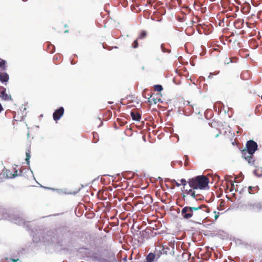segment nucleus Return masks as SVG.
Segmentation results:
<instances>
[{"instance_id": "nucleus-18", "label": "nucleus", "mask_w": 262, "mask_h": 262, "mask_svg": "<svg viewBox=\"0 0 262 262\" xmlns=\"http://www.w3.org/2000/svg\"><path fill=\"white\" fill-rule=\"evenodd\" d=\"M154 90L157 92H161L163 90V87L161 85H155L154 86Z\"/></svg>"}, {"instance_id": "nucleus-6", "label": "nucleus", "mask_w": 262, "mask_h": 262, "mask_svg": "<svg viewBox=\"0 0 262 262\" xmlns=\"http://www.w3.org/2000/svg\"><path fill=\"white\" fill-rule=\"evenodd\" d=\"M17 172L18 170L15 168L13 169L12 171L7 170L6 172V177L8 178H13L18 175Z\"/></svg>"}, {"instance_id": "nucleus-4", "label": "nucleus", "mask_w": 262, "mask_h": 262, "mask_svg": "<svg viewBox=\"0 0 262 262\" xmlns=\"http://www.w3.org/2000/svg\"><path fill=\"white\" fill-rule=\"evenodd\" d=\"M193 207L186 206L184 207L181 211L182 216L185 219H189L192 217Z\"/></svg>"}, {"instance_id": "nucleus-9", "label": "nucleus", "mask_w": 262, "mask_h": 262, "mask_svg": "<svg viewBox=\"0 0 262 262\" xmlns=\"http://www.w3.org/2000/svg\"><path fill=\"white\" fill-rule=\"evenodd\" d=\"M130 115L133 120L135 121H140L141 119V115L138 112H131Z\"/></svg>"}, {"instance_id": "nucleus-12", "label": "nucleus", "mask_w": 262, "mask_h": 262, "mask_svg": "<svg viewBox=\"0 0 262 262\" xmlns=\"http://www.w3.org/2000/svg\"><path fill=\"white\" fill-rule=\"evenodd\" d=\"M0 97L2 98L3 99L5 100H7L9 99H11V96L8 95V94L6 92V90L2 91L0 93Z\"/></svg>"}, {"instance_id": "nucleus-19", "label": "nucleus", "mask_w": 262, "mask_h": 262, "mask_svg": "<svg viewBox=\"0 0 262 262\" xmlns=\"http://www.w3.org/2000/svg\"><path fill=\"white\" fill-rule=\"evenodd\" d=\"M58 230L61 231H64L66 232H67L68 233L70 232V230L69 229V228L67 226H63L60 227Z\"/></svg>"}, {"instance_id": "nucleus-1", "label": "nucleus", "mask_w": 262, "mask_h": 262, "mask_svg": "<svg viewBox=\"0 0 262 262\" xmlns=\"http://www.w3.org/2000/svg\"><path fill=\"white\" fill-rule=\"evenodd\" d=\"M209 179L205 176L201 175L190 178L188 180L189 186L191 188L189 189H185V193L190 195L195 199L198 198L199 194H196L195 189L204 190L209 188Z\"/></svg>"}, {"instance_id": "nucleus-20", "label": "nucleus", "mask_w": 262, "mask_h": 262, "mask_svg": "<svg viewBox=\"0 0 262 262\" xmlns=\"http://www.w3.org/2000/svg\"><path fill=\"white\" fill-rule=\"evenodd\" d=\"M259 204H257V203H254L253 204L249 205V207L252 209H255L256 208H259Z\"/></svg>"}, {"instance_id": "nucleus-22", "label": "nucleus", "mask_w": 262, "mask_h": 262, "mask_svg": "<svg viewBox=\"0 0 262 262\" xmlns=\"http://www.w3.org/2000/svg\"><path fill=\"white\" fill-rule=\"evenodd\" d=\"M5 60L0 59V67H2L4 70L5 69Z\"/></svg>"}, {"instance_id": "nucleus-13", "label": "nucleus", "mask_w": 262, "mask_h": 262, "mask_svg": "<svg viewBox=\"0 0 262 262\" xmlns=\"http://www.w3.org/2000/svg\"><path fill=\"white\" fill-rule=\"evenodd\" d=\"M248 192L250 194H254L256 193L258 190V186H249L248 187Z\"/></svg>"}, {"instance_id": "nucleus-30", "label": "nucleus", "mask_w": 262, "mask_h": 262, "mask_svg": "<svg viewBox=\"0 0 262 262\" xmlns=\"http://www.w3.org/2000/svg\"><path fill=\"white\" fill-rule=\"evenodd\" d=\"M12 262H16L18 260V259H12Z\"/></svg>"}, {"instance_id": "nucleus-7", "label": "nucleus", "mask_w": 262, "mask_h": 262, "mask_svg": "<svg viewBox=\"0 0 262 262\" xmlns=\"http://www.w3.org/2000/svg\"><path fill=\"white\" fill-rule=\"evenodd\" d=\"M250 72L248 70L244 71L241 74V78L243 80H248L250 78Z\"/></svg>"}, {"instance_id": "nucleus-26", "label": "nucleus", "mask_w": 262, "mask_h": 262, "mask_svg": "<svg viewBox=\"0 0 262 262\" xmlns=\"http://www.w3.org/2000/svg\"><path fill=\"white\" fill-rule=\"evenodd\" d=\"M214 213L215 214L214 219L216 220L219 217L220 213L219 212H216V211H214Z\"/></svg>"}, {"instance_id": "nucleus-24", "label": "nucleus", "mask_w": 262, "mask_h": 262, "mask_svg": "<svg viewBox=\"0 0 262 262\" xmlns=\"http://www.w3.org/2000/svg\"><path fill=\"white\" fill-rule=\"evenodd\" d=\"M181 184L182 185L184 186V188H185V186L187 185V184L188 183V181H186L185 179H182L181 180Z\"/></svg>"}, {"instance_id": "nucleus-32", "label": "nucleus", "mask_w": 262, "mask_h": 262, "mask_svg": "<svg viewBox=\"0 0 262 262\" xmlns=\"http://www.w3.org/2000/svg\"><path fill=\"white\" fill-rule=\"evenodd\" d=\"M113 103V102H111V101H109V102H108V103H110V104H112V103Z\"/></svg>"}, {"instance_id": "nucleus-11", "label": "nucleus", "mask_w": 262, "mask_h": 262, "mask_svg": "<svg viewBox=\"0 0 262 262\" xmlns=\"http://www.w3.org/2000/svg\"><path fill=\"white\" fill-rule=\"evenodd\" d=\"M144 201L146 205H149L152 202V199L149 194H147L144 197Z\"/></svg>"}, {"instance_id": "nucleus-33", "label": "nucleus", "mask_w": 262, "mask_h": 262, "mask_svg": "<svg viewBox=\"0 0 262 262\" xmlns=\"http://www.w3.org/2000/svg\"><path fill=\"white\" fill-rule=\"evenodd\" d=\"M219 134H217L216 136H215V137H217L219 136Z\"/></svg>"}, {"instance_id": "nucleus-17", "label": "nucleus", "mask_w": 262, "mask_h": 262, "mask_svg": "<svg viewBox=\"0 0 262 262\" xmlns=\"http://www.w3.org/2000/svg\"><path fill=\"white\" fill-rule=\"evenodd\" d=\"M30 153H31V151H30V149H28L26 152V161L28 164H29V159L31 157Z\"/></svg>"}, {"instance_id": "nucleus-27", "label": "nucleus", "mask_w": 262, "mask_h": 262, "mask_svg": "<svg viewBox=\"0 0 262 262\" xmlns=\"http://www.w3.org/2000/svg\"><path fill=\"white\" fill-rule=\"evenodd\" d=\"M138 203L142 204H144L145 202H144V201H140L138 202Z\"/></svg>"}, {"instance_id": "nucleus-28", "label": "nucleus", "mask_w": 262, "mask_h": 262, "mask_svg": "<svg viewBox=\"0 0 262 262\" xmlns=\"http://www.w3.org/2000/svg\"><path fill=\"white\" fill-rule=\"evenodd\" d=\"M3 110V108L1 105V104L0 103V113Z\"/></svg>"}, {"instance_id": "nucleus-34", "label": "nucleus", "mask_w": 262, "mask_h": 262, "mask_svg": "<svg viewBox=\"0 0 262 262\" xmlns=\"http://www.w3.org/2000/svg\"><path fill=\"white\" fill-rule=\"evenodd\" d=\"M143 139H144V140H145V137L144 136H143Z\"/></svg>"}, {"instance_id": "nucleus-31", "label": "nucleus", "mask_w": 262, "mask_h": 262, "mask_svg": "<svg viewBox=\"0 0 262 262\" xmlns=\"http://www.w3.org/2000/svg\"><path fill=\"white\" fill-rule=\"evenodd\" d=\"M148 96H149V97H147V98H148V99H149V98L151 97V95H148ZM145 97V98H146V97Z\"/></svg>"}, {"instance_id": "nucleus-23", "label": "nucleus", "mask_w": 262, "mask_h": 262, "mask_svg": "<svg viewBox=\"0 0 262 262\" xmlns=\"http://www.w3.org/2000/svg\"><path fill=\"white\" fill-rule=\"evenodd\" d=\"M139 39H137L136 40H135L133 43H132V47L134 48H138V40Z\"/></svg>"}, {"instance_id": "nucleus-2", "label": "nucleus", "mask_w": 262, "mask_h": 262, "mask_svg": "<svg viewBox=\"0 0 262 262\" xmlns=\"http://www.w3.org/2000/svg\"><path fill=\"white\" fill-rule=\"evenodd\" d=\"M192 211V217L201 221L205 217L206 213L210 212V209L206 205H201L197 207H193Z\"/></svg>"}, {"instance_id": "nucleus-25", "label": "nucleus", "mask_w": 262, "mask_h": 262, "mask_svg": "<svg viewBox=\"0 0 262 262\" xmlns=\"http://www.w3.org/2000/svg\"><path fill=\"white\" fill-rule=\"evenodd\" d=\"M171 182L174 184L177 187H179L181 185V184L179 183L178 182H177L175 180H172L171 181Z\"/></svg>"}, {"instance_id": "nucleus-15", "label": "nucleus", "mask_w": 262, "mask_h": 262, "mask_svg": "<svg viewBox=\"0 0 262 262\" xmlns=\"http://www.w3.org/2000/svg\"><path fill=\"white\" fill-rule=\"evenodd\" d=\"M146 36H147V32L146 31L142 30L139 34L137 38L139 39H142L145 38L146 37Z\"/></svg>"}, {"instance_id": "nucleus-5", "label": "nucleus", "mask_w": 262, "mask_h": 262, "mask_svg": "<svg viewBox=\"0 0 262 262\" xmlns=\"http://www.w3.org/2000/svg\"><path fill=\"white\" fill-rule=\"evenodd\" d=\"M64 108L63 107H59L56 110L53 114V117L55 121H57L64 114Z\"/></svg>"}, {"instance_id": "nucleus-16", "label": "nucleus", "mask_w": 262, "mask_h": 262, "mask_svg": "<svg viewBox=\"0 0 262 262\" xmlns=\"http://www.w3.org/2000/svg\"><path fill=\"white\" fill-rule=\"evenodd\" d=\"M93 142L95 143H96L99 141V135L96 132H94L93 133Z\"/></svg>"}, {"instance_id": "nucleus-29", "label": "nucleus", "mask_w": 262, "mask_h": 262, "mask_svg": "<svg viewBox=\"0 0 262 262\" xmlns=\"http://www.w3.org/2000/svg\"><path fill=\"white\" fill-rule=\"evenodd\" d=\"M185 163H186V160H188V156H185ZM185 165H186V163H185Z\"/></svg>"}, {"instance_id": "nucleus-35", "label": "nucleus", "mask_w": 262, "mask_h": 262, "mask_svg": "<svg viewBox=\"0 0 262 262\" xmlns=\"http://www.w3.org/2000/svg\"><path fill=\"white\" fill-rule=\"evenodd\" d=\"M144 93H145V91H144V92H142L143 95L144 94Z\"/></svg>"}, {"instance_id": "nucleus-21", "label": "nucleus", "mask_w": 262, "mask_h": 262, "mask_svg": "<svg viewBox=\"0 0 262 262\" xmlns=\"http://www.w3.org/2000/svg\"><path fill=\"white\" fill-rule=\"evenodd\" d=\"M232 59H234L233 58H230V57H229V58H226L225 60V63L226 64H229L230 63V62H232L233 61H232Z\"/></svg>"}, {"instance_id": "nucleus-14", "label": "nucleus", "mask_w": 262, "mask_h": 262, "mask_svg": "<svg viewBox=\"0 0 262 262\" xmlns=\"http://www.w3.org/2000/svg\"><path fill=\"white\" fill-rule=\"evenodd\" d=\"M156 255L153 253H149L146 256V259L147 262H152L155 259Z\"/></svg>"}, {"instance_id": "nucleus-10", "label": "nucleus", "mask_w": 262, "mask_h": 262, "mask_svg": "<svg viewBox=\"0 0 262 262\" xmlns=\"http://www.w3.org/2000/svg\"><path fill=\"white\" fill-rule=\"evenodd\" d=\"M9 80V75L6 73H0V81L7 82Z\"/></svg>"}, {"instance_id": "nucleus-8", "label": "nucleus", "mask_w": 262, "mask_h": 262, "mask_svg": "<svg viewBox=\"0 0 262 262\" xmlns=\"http://www.w3.org/2000/svg\"><path fill=\"white\" fill-rule=\"evenodd\" d=\"M243 157H244L248 161L249 164L251 165H253L254 164V160L253 155H249L247 156H246V155H243Z\"/></svg>"}, {"instance_id": "nucleus-3", "label": "nucleus", "mask_w": 262, "mask_h": 262, "mask_svg": "<svg viewBox=\"0 0 262 262\" xmlns=\"http://www.w3.org/2000/svg\"><path fill=\"white\" fill-rule=\"evenodd\" d=\"M257 144L253 140L248 141L246 144V148L242 151V155H245L247 153L249 155H253L257 149Z\"/></svg>"}]
</instances>
